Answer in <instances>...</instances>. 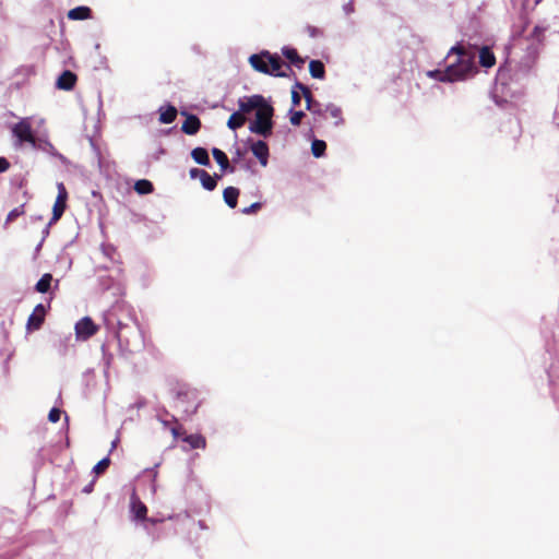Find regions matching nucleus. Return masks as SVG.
<instances>
[{"mask_svg": "<svg viewBox=\"0 0 559 559\" xmlns=\"http://www.w3.org/2000/svg\"><path fill=\"white\" fill-rule=\"evenodd\" d=\"M451 53L457 55L456 61L449 64L444 70L429 71L428 75L430 78L440 82H456L463 81L476 72L475 53L473 51L459 44L450 49L449 55Z\"/></svg>", "mask_w": 559, "mask_h": 559, "instance_id": "obj_1", "label": "nucleus"}, {"mask_svg": "<svg viewBox=\"0 0 559 559\" xmlns=\"http://www.w3.org/2000/svg\"><path fill=\"white\" fill-rule=\"evenodd\" d=\"M544 36V29L539 26H535L532 32V37L536 38L538 41H542V38Z\"/></svg>", "mask_w": 559, "mask_h": 559, "instance_id": "obj_38", "label": "nucleus"}, {"mask_svg": "<svg viewBox=\"0 0 559 559\" xmlns=\"http://www.w3.org/2000/svg\"><path fill=\"white\" fill-rule=\"evenodd\" d=\"M203 169H199V168H191L190 171H189V175L191 178H201V174H203Z\"/></svg>", "mask_w": 559, "mask_h": 559, "instance_id": "obj_40", "label": "nucleus"}, {"mask_svg": "<svg viewBox=\"0 0 559 559\" xmlns=\"http://www.w3.org/2000/svg\"><path fill=\"white\" fill-rule=\"evenodd\" d=\"M182 440L189 444L190 449H205L206 447V440L200 433L187 435Z\"/></svg>", "mask_w": 559, "mask_h": 559, "instance_id": "obj_20", "label": "nucleus"}, {"mask_svg": "<svg viewBox=\"0 0 559 559\" xmlns=\"http://www.w3.org/2000/svg\"><path fill=\"white\" fill-rule=\"evenodd\" d=\"M326 150V143L322 140H313L311 144V152L313 156L321 157L323 156L324 152Z\"/></svg>", "mask_w": 559, "mask_h": 559, "instance_id": "obj_30", "label": "nucleus"}, {"mask_svg": "<svg viewBox=\"0 0 559 559\" xmlns=\"http://www.w3.org/2000/svg\"><path fill=\"white\" fill-rule=\"evenodd\" d=\"M10 168V163L5 157H0V174Z\"/></svg>", "mask_w": 559, "mask_h": 559, "instance_id": "obj_39", "label": "nucleus"}, {"mask_svg": "<svg viewBox=\"0 0 559 559\" xmlns=\"http://www.w3.org/2000/svg\"><path fill=\"white\" fill-rule=\"evenodd\" d=\"M76 80L78 78L73 72L66 70L58 78L57 87L63 91H71L75 86Z\"/></svg>", "mask_w": 559, "mask_h": 559, "instance_id": "obj_13", "label": "nucleus"}, {"mask_svg": "<svg viewBox=\"0 0 559 559\" xmlns=\"http://www.w3.org/2000/svg\"><path fill=\"white\" fill-rule=\"evenodd\" d=\"M181 430H182V427L181 426H175L171 428V433L175 438H179L181 437Z\"/></svg>", "mask_w": 559, "mask_h": 559, "instance_id": "obj_41", "label": "nucleus"}, {"mask_svg": "<svg viewBox=\"0 0 559 559\" xmlns=\"http://www.w3.org/2000/svg\"><path fill=\"white\" fill-rule=\"evenodd\" d=\"M479 64L483 68H492L496 64V56L490 47L483 46L478 51Z\"/></svg>", "mask_w": 559, "mask_h": 559, "instance_id": "obj_15", "label": "nucleus"}, {"mask_svg": "<svg viewBox=\"0 0 559 559\" xmlns=\"http://www.w3.org/2000/svg\"><path fill=\"white\" fill-rule=\"evenodd\" d=\"M269 73L267 75H274L280 78H285L288 74L286 72L281 71L283 67H286L287 70H290V67L288 64H285L284 61L281 59V57L276 53H271L269 51Z\"/></svg>", "mask_w": 559, "mask_h": 559, "instance_id": "obj_11", "label": "nucleus"}, {"mask_svg": "<svg viewBox=\"0 0 559 559\" xmlns=\"http://www.w3.org/2000/svg\"><path fill=\"white\" fill-rule=\"evenodd\" d=\"M177 114L176 107L169 105L165 110H160L159 121L165 124L171 123L175 121Z\"/></svg>", "mask_w": 559, "mask_h": 559, "instance_id": "obj_26", "label": "nucleus"}, {"mask_svg": "<svg viewBox=\"0 0 559 559\" xmlns=\"http://www.w3.org/2000/svg\"><path fill=\"white\" fill-rule=\"evenodd\" d=\"M176 401L186 413H194L199 406L197 390L188 386H180L177 390Z\"/></svg>", "mask_w": 559, "mask_h": 559, "instance_id": "obj_4", "label": "nucleus"}, {"mask_svg": "<svg viewBox=\"0 0 559 559\" xmlns=\"http://www.w3.org/2000/svg\"><path fill=\"white\" fill-rule=\"evenodd\" d=\"M282 53L293 66L299 69L304 67L305 59L299 56L298 51L295 48L283 47Z\"/></svg>", "mask_w": 559, "mask_h": 559, "instance_id": "obj_17", "label": "nucleus"}, {"mask_svg": "<svg viewBox=\"0 0 559 559\" xmlns=\"http://www.w3.org/2000/svg\"><path fill=\"white\" fill-rule=\"evenodd\" d=\"M269 51L262 50L259 53L251 55L249 58L250 66L258 72L267 74L269 71Z\"/></svg>", "mask_w": 559, "mask_h": 559, "instance_id": "obj_10", "label": "nucleus"}, {"mask_svg": "<svg viewBox=\"0 0 559 559\" xmlns=\"http://www.w3.org/2000/svg\"><path fill=\"white\" fill-rule=\"evenodd\" d=\"M324 114L333 118L335 120L336 126L343 122L342 110L338 107L328 106Z\"/></svg>", "mask_w": 559, "mask_h": 559, "instance_id": "obj_31", "label": "nucleus"}, {"mask_svg": "<svg viewBox=\"0 0 559 559\" xmlns=\"http://www.w3.org/2000/svg\"><path fill=\"white\" fill-rule=\"evenodd\" d=\"M201 128V120L195 115H188L186 120L181 126V130L183 133L193 135L199 132Z\"/></svg>", "mask_w": 559, "mask_h": 559, "instance_id": "obj_16", "label": "nucleus"}, {"mask_svg": "<svg viewBox=\"0 0 559 559\" xmlns=\"http://www.w3.org/2000/svg\"><path fill=\"white\" fill-rule=\"evenodd\" d=\"M58 194L56 198V201L52 206V216L48 223V225L45 228V235L49 234V227L57 223L61 216L63 215L66 209H67V200H68V191L63 182H59L57 185Z\"/></svg>", "mask_w": 559, "mask_h": 559, "instance_id": "obj_3", "label": "nucleus"}, {"mask_svg": "<svg viewBox=\"0 0 559 559\" xmlns=\"http://www.w3.org/2000/svg\"><path fill=\"white\" fill-rule=\"evenodd\" d=\"M304 117H305L304 111L290 110V123L293 126H299L301 123V120Z\"/></svg>", "mask_w": 559, "mask_h": 559, "instance_id": "obj_33", "label": "nucleus"}, {"mask_svg": "<svg viewBox=\"0 0 559 559\" xmlns=\"http://www.w3.org/2000/svg\"><path fill=\"white\" fill-rule=\"evenodd\" d=\"M46 309L44 305L38 304L31 316L27 319L26 329L27 331H36L39 330L45 321Z\"/></svg>", "mask_w": 559, "mask_h": 559, "instance_id": "obj_8", "label": "nucleus"}, {"mask_svg": "<svg viewBox=\"0 0 559 559\" xmlns=\"http://www.w3.org/2000/svg\"><path fill=\"white\" fill-rule=\"evenodd\" d=\"M309 72L313 79L323 80L325 78V68L320 60H311L309 62Z\"/></svg>", "mask_w": 559, "mask_h": 559, "instance_id": "obj_24", "label": "nucleus"}, {"mask_svg": "<svg viewBox=\"0 0 559 559\" xmlns=\"http://www.w3.org/2000/svg\"><path fill=\"white\" fill-rule=\"evenodd\" d=\"M273 116L274 108L266 102L255 111V119L249 124L250 132L259 134L263 138L271 136L274 124L272 120Z\"/></svg>", "mask_w": 559, "mask_h": 559, "instance_id": "obj_2", "label": "nucleus"}, {"mask_svg": "<svg viewBox=\"0 0 559 559\" xmlns=\"http://www.w3.org/2000/svg\"><path fill=\"white\" fill-rule=\"evenodd\" d=\"M131 511L136 520H144L147 514L146 506L140 500L135 491L131 495Z\"/></svg>", "mask_w": 559, "mask_h": 559, "instance_id": "obj_14", "label": "nucleus"}, {"mask_svg": "<svg viewBox=\"0 0 559 559\" xmlns=\"http://www.w3.org/2000/svg\"><path fill=\"white\" fill-rule=\"evenodd\" d=\"M238 197H239V189H237L235 187H227L223 191L224 201L231 209H235L237 206Z\"/></svg>", "mask_w": 559, "mask_h": 559, "instance_id": "obj_18", "label": "nucleus"}, {"mask_svg": "<svg viewBox=\"0 0 559 559\" xmlns=\"http://www.w3.org/2000/svg\"><path fill=\"white\" fill-rule=\"evenodd\" d=\"M246 121H247L246 115H243L242 112H240L238 110L230 115V117L227 120V127L230 130H237V129L241 128L242 126H245Z\"/></svg>", "mask_w": 559, "mask_h": 559, "instance_id": "obj_23", "label": "nucleus"}, {"mask_svg": "<svg viewBox=\"0 0 559 559\" xmlns=\"http://www.w3.org/2000/svg\"><path fill=\"white\" fill-rule=\"evenodd\" d=\"M92 15V10L88 7H76L68 12V19L72 21L86 20Z\"/></svg>", "mask_w": 559, "mask_h": 559, "instance_id": "obj_19", "label": "nucleus"}, {"mask_svg": "<svg viewBox=\"0 0 559 559\" xmlns=\"http://www.w3.org/2000/svg\"><path fill=\"white\" fill-rule=\"evenodd\" d=\"M122 331H123L122 326H120L117 331V338L119 342H122Z\"/></svg>", "mask_w": 559, "mask_h": 559, "instance_id": "obj_43", "label": "nucleus"}, {"mask_svg": "<svg viewBox=\"0 0 559 559\" xmlns=\"http://www.w3.org/2000/svg\"><path fill=\"white\" fill-rule=\"evenodd\" d=\"M250 151L258 158L261 166L265 167L269 163L270 150L266 142L262 140H258L252 142L250 145Z\"/></svg>", "mask_w": 559, "mask_h": 559, "instance_id": "obj_9", "label": "nucleus"}, {"mask_svg": "<svg viewBox=\"0 0 559 559\" xmlns=\"http://www.w3.org/2000/svg\"><path fill=\"white\" fill-rule=\"evenodd\" d=\"M261 209H262V203L261 202H254L251 205H249L247 207H243L241 210V212H242V214L250 215V214H255Z\"/></svg>", "mask_w": 559, "mask_h": 559, "instance_id": "obj_34", "label": "nucleus"}, {"mask_svg": "<svg viewBox=\"0 0 559 559\" xmlns=\"http://www.w3.org/2000/svg\"><path fill=\"white\" fill-rule=\"evenodd\" d=\"M266 103V99L259 94L245 96L238 99L239 111L243 115L250 114L253 110H258L262 105Z\"/></svg>", "mask_w": 559, "mask_h": 559, "instance_id": "obj_7", "label": "nucleus"}, {"mask_svg": "<svg viewBox=\"0 0 559 559\" xmlns=\"http://www.w3.org/2000/svg\"><path fill=\"white\" fill-rule=\"evenodd\" d=\"M25 214L24 204L14 207L9 212L5 218V225H9L16 221L20 216H23Z\"/></svg>", "mask_w": 559, "mask_h": 559, "instance_id": "obj_29", "label": "nucleus"}, {"mask_svg": "<svg viewBox=\"0 0 559 559\" xmlns=\"http://www.w3.org/2000/svg\"><path fill=\"white\" fill-rule=\"evenodd\" d=\"M301 94H300V91L298 88H295V84L293 85V88H292V103H293V106H299L300 105V102H301Z\"/></svg>", "mask_w": 559, "mask_h": 559, "instance_id": "obj_36", "label": "nucleus"}, {"mask_svg": "<svg viewBox=\"0 0 559 559\" xmlns=\"http://www.w3.org/2000/svg\"><path fill=\"white\" fill-rule=\"evenodd\" d=\"M305 31L309 34L310 37L316 38L323 35V31L319 27L307 25Z\"/></svg>", "mask_w": 559, "mask_h": 559, "instance_id": "obj_35", "label": "nucleus"}, {"mask_svg": "<svg viewBox=\"0 0 559 559\" xmlns=\"http://www.w3.org/2000/svg\"><path fill=\"white\" fill-rule=\"evenodd\" d=\"M134 190L139 194H148L154 191V186L147 179H140V180L135 181Z\"/></svg>", "mask_w": 559, "mask_h": 559, "instance_id": "obj_27", "label": "nucleus"}, {"mask_svg": "<svg viewBox=\"0 0 559 559\" xmlns=\"http://www.w3.org/2000/svg\"><path fill=\"white\" fill-rule=\"evenodd\" d=\"M110 465V459L107 456V457H104L103 460H100L93 468V472L96 474V475H100L103 473L106 472V469L109 467Z\"/></svg>", "mask_w": 559, "mask_h": 559, "instance_id": "obj_32", "label": "nucleus"}, {"mask_svg": "<svg viewBox=\"0 0 559 559\" xmlns=\"http://www.w3.org/2000/svg\"><path fill=\"white\" fill-rule=\"evenodd\" d=\"M13 135L19 140L20 143H29L32 146H36V138L33 133L31 122L27 119H22L12 128Z\"/></svg>", "mask_w": 559, "mask_h": 559, "instance_id": "obj_5", "label": "nucleus"}, {"mask_svg": "<svg viewBox=\"0 0 559 559\" xmlns=\"http://www.w3.org/2000/svg\"><path fill=\"white\" fill-rule=\"evenodd\" d=\"M191 157L193 158V160L195 163H198L202 166H210V164H211L209 153L203 147L193 148L191 152Z\"/></svg>", "mask_w": 559, "mask_h": 559, "instance_id": "obj_25", "label": "nucleus"}, {"mask_svg": "<svg viewBox=\"0 0 559 559\" xmlns=\"http://www.w3.org/2000/svg\"><path fill=\"white\" fill-rule=\"evenodd\" d=\"M94 484H95V480H92L86 487L83 488V492H85V493L92 492Z\"/></svg>", "mask_w": 559, "mask_h": 559, "instance_id": "obj_42", "label": "nucleus"}, {"mask_svg": "<svg viewBox=\"0 0 559 559\" xmlns=\"http://www.w3.org/2000/svg\"><path fill=\"white\" fill-rule=\"evenodd\" d=\"M295 88H298L306 100V108L310 111H316V108L320 106V104L313 98L312 92L310 88L302 84L301 82L295 83Z\"/></svg>", "mask_w": 559, "mask_h": 559, "instance_id": "obj_12", "label": "nucleus"}, {"mask_svg": "<svg viewBox=\"0 0 559 559\" xmlns=\"http://www.w3.org/2000/svg\"><path fill=\"white\" fill-rule=\"evenodd\" d=\"M221 178V175L214 174L211 176L206 170L201 174V185L205 190L213 191L217 186V179Z\"/></svg>", "mask_w": 559, "mask_h": 559, "instance_id": "obj_22", "label": "nucleus"}, {"mask_svg": "<svg viewBox=\"0 0 559 559\" xmlns=\"http://www.w3.org/2000/svg\"><path fill=\"white\" fill-rule=\"evenodd\" d=\"M52 275L50 273L44 274L35 285L38 293L45 294L50 289Z\"/></svg>", "mask_w": 559, "mask_h": 559, "instance_id": "obj_28", "label": "nucleus"}, {"mask_svg": "<svg viewBox=\"0 0 559 559\" xmlns=\"http://www.w3.org/2000/svg\"><path fill=\"white\" fill-rule=\"evenodd\" d=\"M98 326L90 317H84L75 324V334L79 340L86 341L98 332Z\"/></svg>", "mask_w": 559, "mask_h": 559, "instance_id": "obj_6", "label": "nucleus"}, {"mask_svg": "<svg viewBox=\"0 0 559 559\" xmlns=\"http://www.w3.org/2000/svg\"><path fill=\"white\" fill-rule=\"evenodd\" d=\"M60 416H61V411H60L59 408H57V407H52V408L49 411L48 419H49V421H51V423H57V421H59Z\"/></svg>", "mask_w": 559, "mask_h": 559, "instance_id": "obj_37", "label": "nucleus"}, {"mask_svg": "<svg viewBox=\"0 0 559 559\" xmlns=\"http://www.w3.org/2000/svg\"><path fill=\"white\" fill-rule=\"evenodd\" d=\"M212 155H213L214 159L217 162V164L221 166L222 170L229 169V171H231V173L235 170L233 167L229 166V159H228L227 155L222 150L214 147L212 150Z\"/></svg>", "mask_w": 559, "mask_h": 559, "instance_id": "obj_21", "label": "nucleus"}]
</instances>
